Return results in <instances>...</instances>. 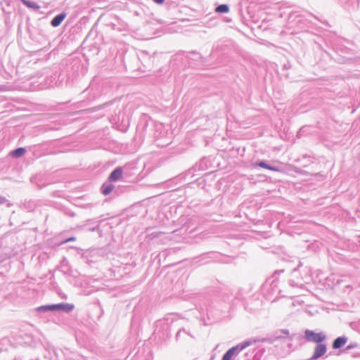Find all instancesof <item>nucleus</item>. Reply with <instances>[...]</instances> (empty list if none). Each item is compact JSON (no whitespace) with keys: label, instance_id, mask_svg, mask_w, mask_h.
<instances>
[{"label":"nucleus","instance_id":"nucleus-3","mask_svg":"<svg viewBox=\"0 0 360 360\" xmlns=\"http://www.w3.org/2000/svg\"><path fill=\"white\" fill-rule=\"evenodd\" d=\"M326 352V346L323 344H318L314 349L313 359H316L323 356Z\"/></svg>","mask_w":360,"mask_h":360},{"label":"nucleus","instance_id":"nucleus-13","mask_svg":"<svg viewBox=\"0 0 360 360\" xmlns=\"http://www.w3.org/2000/svg\"><path fill=\"white\" fill-rule=\"evenodd\" d=\"M38 311L43 310V311H47V310H55V308H53V305H47V306H42L39 308H37Z\"/></svg>","mask_w":360,"mask_h":360},{"label":"nucleus","instance_id":"nucleus-17","mask_svg":"<svg viewBox=\"0 0 360 360\" xmlns=\"http://www.w3.org/2000/svg\"><path fill=\"white\" fill-rule=\"evenodd\" d=\"M284 333H285V334H286V335H288V334H289V332H288V330H285V331L284 332Z\"/></svg>","mask_w":360,"mask_h":360},{"label":"nucleus","instance_id":"nucleus-14","mask_svg":"<svg viewBox=\"0 0 360 360\" xmlns=\"http://www.w3.org/2000/svg\"><path fill=\"white\" fill-rule=\"evenodd\" d=\"M75 240H76V238L75 237H71V238H69L66 239L64 241V243H68V242H70V241H75Z\"/></svg>","mask_w":360,"mask_h":360},{"label":"nucleus","instance_id":"nucleus-4","mask_svg":"<svg viewBox=\"0 0 360 360\" xmlns=\"http://www.w3.org/2000/svg\"><path fill=\"white\" fill-rule=\"evenodd\" d=\"M65 17H66L65 13H62L55 16L51 22V25L54 27L59 26L61 24V22L63 21V20L65 18Z\"/></svg>","mask_w":360,"mask_h":360},{"label":"nucleus","instance_id":"nucleus-16","mask_svg":"<svg viewBox=\"0 0 360 360\" xmlns=\"http://www.w3.org/2000/svg\"><path fill=\"white\" fill-rule=\"evenodd\" d=\"M354 347V345H349V346L347 347V349H350V348H352V347Z\"/></svg>","mask_w":360,"mask_h":360},{"label":"nucleus","instance_id":"nucleus-9","mask_svg":"<svg viewBox=\"0 0 360 360\" xmlns=\"http://www.w3.org/2000/svg\"><path fill=\"white\" fill-rule=\"evenodd\" d=\"M114 188V186L112 184L103 185L102 192L104 195H108L112 192Z\"/></svg>","mask_w":360,"mask_h":360},{"label":"nucleus","instance_id":"nucleus-15","mask_svg":"<svg viewBox=\"0 0 360 360\" xmlns=\"http://www.w3.org/2000/svg\"><path fill=\"white\" fill-rule=\"evenodd\" d=\"M153 1L154 2H155L156 4H163L165 0H153Z\"/></svg>","mask_w":360,"mask_h":360},{"label":"nucleus","instance_id":"nucleus-12","mask_svg":"<svg viewBox=\"0 0 360 360\" xmlns=\"http://www.w3.org/2000/svg\"><path fill=\"white\" fill-rule=\"evenodd\" d=\"M258 165L262 168H265V169H269V170H274V171H278L277 169L273 167H271L269 165H268L267 164H266L265 162H261L258 164Z\"/></svg>","mask_w":360,"mask_h":360},{"label":"nucleus","instance_id":"nucleus-1","mask_svg":"<svg viewBox=\"0 0 360 360\" xmlns=\"http://www.w3.org/2000/svg\"><path fill=\"white\" fill-rule=\"evenodd\" d=\"M251 342L247 341L243 342L241 345H238L236 347H233L229 349L222 357V360H231L233 355L238 354L240 351L243 350L248 346L250 345Z\"/></svg>","mask_w":360,"mask_h":360},{"label":"nucleus","instance_id":"nucleus-8","mask_svg":"<svg viewBox=\"0 0 360 360\" xmlns=\"http://www.w3.org/2000/svg\"><path fill=\"white\" fill-rule=\"evenodd\" d=\"M25 153V149L24 148H18L11 152L10 155L15 158H20L24 155Z\"/></svg>","mask_w":360,"mask_h":360},{"label":"nucleus","instance_id":"nucleus-5","mask_svg":"<svg viewBox=\"0 0 360 360\" xmlns=\"http://www.w3.org/2000/svg\"><path fill=\"white\" fill-rule=\"evenodd\" d=\"M122 176V169L121 167L116 168L109 176V180L115 181L120 179Z\"/></svg>","mask_w":360,"mask_h":360},{"label":"nucleus","instance_id":"nucleus-10","mask_svg":"<svg viewBox=\"0 0 360 360\" xmlns=\"http://www.w3.org/2000/svg\"><path fill=\"white\" fill-rule=\"evenodd\" d=\"M215 11L217 13H224L229 12V6L227 5L221 4V5H219V6H217L216 8Z\"/></svg>","mask_w":360,"mask_h":360},{"label":"nucleus","instance_id":"nucleus-2","mask_svg":"<svg viewBox=\"0 0 360 360\" xmlns=\"http://www.w3.org/2000/svg\"><path fill=\"white\" fill-rule=\"evenodd\" d=\"M304 338L307 341L321 343L325 340L326 335L323 333H316L313 330H306Z\"/></svg>","mask_w":360,"mask_h":360},{"label":"nucleus","instance_id":"nucleus-7","mask_svg":"<svg viewBox=\"0 0 360 360\" xmlns=\"http://www.w3.org/2000/svg\"><path fill=\"white\" fill-rule=\"evenodd\" d=\"M347 338L343 337H339L335 340V341L333 343V347L334 349H338L340 348L342 346H343L347 342Z\"/></svg>","mask_w":360,"mask_h":360},{"label":"nucleus","instance_id":"nucleus-6","mask_svg":"<svg viewBox=\"0 0 360 360\" xmlns=\"http://www.w3.org/2000/svg\"><path fill=\"white\" fill-rule=\"evenodd\" d=\"M53 308L56 309H61L66 311H70L73 309L74 306L70 304H53Z\"/></svg>","mask_w":360,"mask_h":360},{"label":"nucleus","instance_id":"nucleus-11","mask_svg":"<svg viewBox=\"0 0 360 360\" xmlns=\"http://www.w3.org/2000/svg\"><path fill=\"white\" fill-rule=\"evenodd\" d=\"M25 5H26L29 8H32L34 9H39L40 8L36 3L30 1L28 0H21Z\"/></svg>","mask_w":360,"mask_h":360}]
</instances>
